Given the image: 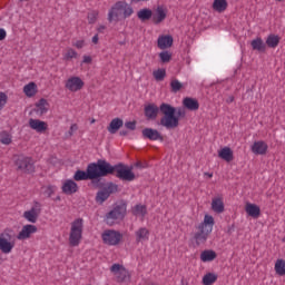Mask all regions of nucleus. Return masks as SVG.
I'll use <instances>...</instances> for the list:
<instances>
[{
    "mask_svg": "<svg viewBox=\"0 0 285 285\" xmlns=\"http://www.w3.org/2000/svg\"><path fill=\"white\" fill-rule=\"evenodd\" d=\"M101 237L104 244H107V246H117L124 238V235L115 229H107L102 233Z\"/></svg>",
    "mask_w": 285,
    "mask_h": 285,
    "instance_id": "obj_8",
    "label": "nucleus"
},
{
    "mask_svg": "<svg viewBox=\"0 0 285 285\" xmlns=\"http://www.w3.org/2000/svg\"><path fill=\"white\" fill-rule=\"evenodd\" d=\"M254 155H266L268 153V145L264 140L255 141L250 148Z\"/></svg>",
    "mask_w": 285,
    "mask_h": 285,
    "instance_id": "obj_17",
    "label": "nucleus"
},
{
    "mask_svg": "<svg viewBox=\"0 0 285 285\" xmlns=\"http://www.w3.org/2000/svg\"><path fill=\"white\" fill-rule=\"evenodd\" d=\"M78 190L79 186L72 179L67 180L62 185V193H65V195H75Z\"/></svg>",
    "mask_w": 285,
    "mask_h": 285,
    "instance_id": "obj_22",
    "label": "nucleus"
},
{
    "mask_svg": "<svg viewBox=\"0 0 285 285\" xmlns=\"http://www.w3.org/2000/svg\"><path fill=\"white\" fill-rule=\"evenodd\" d=\"M205 175H207V177H213V174H210V173H205Z\"/></svg>",
    "mask_w": 285,
    "mask_h": 285,
    "instance_id": "obj_61",
    "label": "nucleus"
},
{
    "mask_svg": "<svg viewBox=\"0 0 285 285\" xmlns=\"http://www.w3.org/2000/svg\"><path fill=\"white\" fill-rule=\"evenodd\" d=\"M43 195L46 197H52V195H55V186L52 185L47 186L43 190Z\"/></svg>",
    "mask_w": 285,
    "mask_h": 285,
    "instance_id": "obj_48",
    "label": "nucleus"
},
{
    "mask_svg": "<svg viewBox=\"0 0 285 285\" xmlns=\"http://www.w3.org/2000/svg\"><path fill=\"white\" fill-rule=\"evenodd\" d=\"M14 166L18 173L24 175H32L35 173V160L32 157L19 155L14 157Z\"/></svg>",
    "mask_w": 285,
    "mask_h": 285,
    "instance_id": "obj_6",
    "label": "nucleus"
},
{
    "mask_svg": "<svg viewBox=\"0 0 285 285\" xmlns=\"http://www.w3.org/2000/svg\"><path fill=\"white\" fill-rule=\"evenodd\" d=\"M83 235V218H77L71 223V230L69 234L70 246H78L81 243Z\"/></svg>",
    "mask_w": 285,
    "mask_h": 285,
    "instance_id": "obj_7",
    "label": "nucleus"
},
{
    "mask_svg": "<svg viewBox=\"0 0 285 285\" xmlns=\"http://www.w3.org/2000/svg\"><path fill=\"white\" fill-rule=\"evenodd\" d=\"M38 228L35 225H24L22 229L19 232L17 239L23 240V239H30L35 233H37Z\"/></svg>",
    "mask_w": 285,
    "mask_h": 285,
    "instance_id": "obj_16",
    "label": "nucleus"
},
{
    "mask_svg": "<svg viewBox=\"0 0 285 285\" xmlns=\"http://www.w3.org/2000/svg\"><path fill=\"white\" fill-rule=\"evenodd\" d=\"M124 127V119L121 118H114L109 126L107 127L108 132H110V135H117V132L119 131L120 128Z\"/></svg>",
    "mask_w": 285,
    "mask_h": 285,
    "instance_id": "obj_21",
    "label": "nucleus"
},
{
    "mask_svg": "<svg viewBox=\"0 0 285 285\" xmlns=\"http://www.w3.org/2000/svg\"><path fill=\"white\" fill-rule=\"evenodd\" d=\"M82 63H92V58L90 56H83Z\"/></svg>",
    "mask_w": 285,
    "mask_h": 285,
    "instance_id": "obj_54",
    "label": "nucleus"
},
{
    "mask_svg": "<svg viewBox=\"0 0 285 285\" xmlns=\"http://www.w3.org/2000/svg\"><path fill=\"white\" fill-rule=\"evenodd\" d=\"M78 128H79V127L77 126V124H73V125L70 126V129H69V135H70V137H72V134H73L75 131H77Z\"/></svg>",
    "mask_w": 285,
    "mask_h": 285,
    "instance_id": "obj_51",
    "label": "nucleus"
},
{
    "mask_svg": "<svg viewBox=\"0 0 285 285\" xmlns=\"http://www.w3.org/2000/svg\"><path fill=\"white\" fill-rule=\"evenodd\" d=\"M119 186H117L115 183H109L107 187L104 188L108 195H112V193H117Z\"/></svg>",
    "mask_w": 285,
    "mask_h": 285,
    "instance_id": "obj_46",
    "label": "nucleus"
},
{
    "mask_svg": "<svg viewBox=\"0 0 285 285\" xmlns=\"http://www.w3.org/2000/svg\"><path fill=\"white\" fill-rule=\"evenodd\" d=\"M159 58L161 63H168L170 61V59H173V55H170V52L168 51H161L159 53Z\"/></svg>",
    "mask_w": 285,
    "mask_h": 285,
    "instance_id": "obj_44",
    "label": "nucleus"
},
{
    "mask_svg": "<svg viewBox=\"0 0 285 285\" xmlns=\"http://www.w3.org/2000/svg\"><path fill=\"white\" fill-rule=\"evenodd\" d=\"M92 43H99V36L98 35H95L92 37Z\"/></svg>",
    "mask_w": 285,
    "mask_h": 285,
    "instance_id": "obj_56",
    "label": "nucleus"
},
{
    "mask_svg": "<svg viewBox=\"0 0 285 285\" xmlns=\"http://www.w3.org/2000/svg\"><path fill=\"white\" fill-rule=\"evenodd\" d=\"M137 17L140 19V21H150V19H153V10L148 8L140 9L137 12Z\"/></svg>",
    "mask_w": 285,
    "mask_h": 285,
    "instance_id": "obj_30",
    "label": "nucleus"
},
{
    "mask_svg": "<svg viewBox=\"0 0 285 285\" xmlns=\"http://www.w3.org/2000/svg\"><path fill=\"white\" fill-rule=\"evenodd\" d=\"M127 208L128 204H126V202L120 200L116 203L112 210L106 214V224L108 226H115V222L124 219V217H126Z\"/></svg>",
    "mask_w": 285,
    "mask_h": 285,
    "instance_id": "obj_5",
    "label": "nucleus"
},
{
    "mask_svg": "<svg viewBox=\"0 0 285 285\" xmlns=\"http://www.w3.org/2000/svg\"><path fill=\"white\" fill-rule=\"evenodd\" d=\"M91 124H95V119L91 120Z\"/></svg>",
    "mask_w": 285,
    "mask_h": 285,
    "instance_id": "obj_62",
    "label": "nucleus"
},
{
    "mask_svg": "<svg viewBox=\"0 0 285 285\" xmlns=\"http://www.w3.org/2000/svg\"><path fill=\"white\" fill-rule=\"evenodd\" d=\"M23 217L24 219H27V222H30L31 224H37V219H39V216L30 210L24 212Z\"/></svg>",
    "mask_w": 285,
    "mask_h": 285,
    "instance_id": "obj_40",
    "label": "nucleus"
},
{
    "mask_svg": "<svg viewBox=\"0 0 285 285\" xmlns=\"http://www.w3.org/2000/svg\"><path fill=\"white\" fill-rule=\"evenodd\" d=\"M173 42H174L173 36L170 35L160 36L158 37L157 46L160 50H166L168 48H173Z\"/></svg>",
    "mask_w": 285,
    "mask_h": 285,
    "instance_id": "obj_18",
    "label": "nucleus"
},
{
    "mask_svg": "<svg viewBox=\"0 0 285 285\" xmlns=\"http://www.w3.org/2000/svg\"><path fill=\"white\" fill-rule=\"evenodd\" d=\"M29 126L32 130H37L38 132H46L48 130V124L39 119H29Z\"/></svg>",
    "mask_w": 285,
    "mask_h": 285,
    "instance_id": "obj_19",
    "label": "nucleus"
},
{
    "mask_svg": "<svg viewBox=\"0 0 285 285\" xmlns=\"http://www.w3.org/2000/svg\"><path fill=\"white\" fill-rule=\"evenodd\" d=\"M106 30V26H100L99 28H98V32H104Z\"/></svg>",
    "mask_w": 285,
    "mask_h": 285,
    "instance_id": "obj_58",
    "label": "nucleus"
},
{
    "mask_svg": "<svg viewBox=\"0 0 285 285\" xmlns=\"http://www.w3.org/2000/svg\"><path fill=\"white\" fill-rule=\"evenodd\" d=\"M226 8H228V1L226 0H214L213 10L216 12H225Z\"/></svg>",
    "mask_w": 285,
    "mask_h": 285,
    "instance_id": "obj_32",
    "label": "nucleus"
},
{
    "mask_svg": "<svg viewBox=\"0 0 285 285\" xmlns=\"http://www.w3.org/2000/svg\"><path fill=\"white\" fill-rule=\"evenodd\" d=\"M125 128H127V130H137V121L125 122Z\"/></svg>",
    "mask_w": 285,
    "mask_h": 285,
    "instance_id": "obj_49",
    "label": "nucleus"
},
{
    "mask_svg": "<svg viewBox=\"0 0 285 285\" xmlns=\"http://www.w3.org/2000/svg\"><path fill=\"white\" fill-rule=\"evenodd\" d=\"M6 104H8V95H6L3 91H0V110L6 108Z\"/></svg>",
    "mask_w": 285,
    "mask_h": 285,
    "instance_id": "obj_47",
    "label": "nucleus"
},
{
    "mask_svg": "<svg viewBox=\"0 0 285 285\" xmlns=\"http://www.w3.org/2000/svg\"><path fill=\"white\" fill-rule=\"evenodd\" d=\"M142 139H149V141H164V136L159 130L153 128H145L141 130Z\"/></svg>",
    "mask_w": 285,
    "mask_h": 285,
    "instance_id": "obj_12",
    "label": "nucleus"
},
{
    "mask_svg": "<svg viewBox=\"0 0 285 285\" xmlns=\"http://www.w3.org/2000/svg\"><path fill=\"white\" fill-rule=\"evenodd\" d=\"M160 112L164 115V117L160 119V126L168 129L177 128V126H179V117H186V110H184V108H175L166 102L160 105Z\"/></svg>",
    "mask_w": 285,
    "mask_h": 285,
    "instance_id": "obj_3",
    "label": "nucleus"
},
{
    "mask_svg": "<svg viewBox=\"0 0 285 285\" xmlns=\"http://www.w3.org/2000/svg\"><path fill=\"white\" fill-rule=\"evenodd\" d=\"M218 157L220 159H224V161H227L229 164V161H233V159H235L234 155H233V149H230V147H224L218 151Z\"/></svg>",
    "mask_w": 285,
    "mask_h": 285,
    "instance_id": "obj_26",
    "label": "nucleus"
},
{
    "mask_svg": "<svg viewBox=\"0 0 285 285\" xmlns=\"http://www.w3.org/2000/svg\"><path fill=\"white\" fill-rule=\"evenodd\" d=\"M136 168H144V164L141 161L136 163Z\"/></svg>",
    "mask_w": 285,
    "mask_h": 285,
    "instance_id": "obj_59",
    "label": "nucleus"
},
{
    "mask_svg": "<svg viewBox=\"0 0 285 285\" xmlns=\"http://www.w3.org/2000/svg\"><path fill=\"white\" fill-rule=\"evenodd\" d=\"M73 46L77 47L78 50H81V48H83V46H85V41L78 40V41H76V43Z\"/></svg>",
    "mask_w": 285,
    "mask_h": 285,
    "instance_id": "obj_53",
    "label": "nucleus"
},
{
    "mask_svg": "<svg viewBox=\"0 0 285 285\" xmlns=\"http://www.w3.org/2000/svg\"><path fill=\"white\" fill-rule=\"evenodd\" d=\"M245 213H247L249 217H253V219H257V217L262 215V209L256 204L247 203L245 205Z\"/></svg>",
    "mask_w": 285,
    "mask_h": 285,
    "instance_id": "obj_20",
    "label": "nucleus"
},
{
    "mask_svg": "<svg viewBox=\"0 0 285 285\" xmlns=\"http://www.w3.org/2000/svg\"><path fill=\"white\" fill-rule=\"evenodd\" d=\"M150 236V232L146 227H141L136 232V242H146Z\"/></svg>",
    "mask_w": 285,
    "mask_h": 285,
    "instance_id": "obj_29",
    "label": "nucleus"
},
{
    "mask_svg": "<svg viewBox=\"0 0 285 285\" xmlns=\"http://www.w3.org/2000/svg\"><path fill=\"white\" fill-rule=\"evenodd\" d=\"M101 177H104L101 159H98L96 163H90L86 171L78 169L73 175L75 181L90 180L94 186H99Z\"/></svg>",
    "mask_w": 285,
    "mask_h": 285,
    "instance_id": "obj_2",
    "label": "nucleus"
},
{
    "mask_svg": "<svg viewBox=\"0 0 285 285\" xmlns=\"http://www.w3.org/2000/svg\"><path fill=\"white\" fill-rule=\"evenodd\" d=\"M183 106H185V108H187V110H199V101L195 98H190V97H186L183 100Z\"/></svg>",
    "mask_w": 285,
    "mask_h": 285,
    "instance_id": "obj_25",
    "label": "nucleus"
},
{
    "mask_svg": "<svg viewBox=\"0 0 285 285\" xmlns=\"http://www.w3.org/2000/svg\"><path fill=\"white\" fill-rule=\"evenodd\" d=\"M212 209L214 210V213H224V200L222 198H213Z\"/></svg>",
    "mask_w": 285,
    "mask_h": 285,
    "instance_id": "obj_31",
    "label": "nucleus"
},
{
    "mask_svg": "<svg viewBox=\"0 0 285 285\" xmlns=\"http://www.w3.org/2000/svg\"><path fill=\"white\" fill-rule=\"evenodd\" d=\"M29 212L33 213L37 217L41 215V203L35 202L33 206L29 209Z\"/></svg>",
    "mask_w": 285,
    "mask_h": 285,
    "instance_id": "obj_45",
    "label": "nucleus"
},
{
    "mask_svg": "<svg viewBox=\"0 0 285 285\" xmlns=\"http://www.w3.org/2000/svg\"><path fill=\"white\" fill-rule=\"evenodd\" d=\"M79 57V53L75 51V49L69 48L67 52L65 53V60L70 61V59H77Z\"/></svg>",
    "mask_w": 285,
    "mask_h": 285,
    "instance_id": "obj_41",
    "label": "nucleus"
},
{
    "mask_svg": "<svg viewBox=\"0 0 285 285\" xmlns=\"http://www.w3.org/2000/svg\"><path fill=\"white\" fill-rule=\"evenodd\" d=\"M131 3H139V1H148V0H130Z\"/></svg>",
    "mask_w": 285,
    "mask_h": 285,
    "instance_id": "obj_60",
    "label": "nucleus"
},
{
    "mask_svg": "<svg viewBox=\"0 0 285 285\" xmlns=\"http://www.w3.org/2000/svg\"><path fill=\"white\" fill-rule=\"evenodd\" d=\"M131 213L135 217H146L148 215V208L146 205L138 204L132 207Z\"/></svg>",
    "mask_w": 285,
    "mask_h": 285,
    "instance_id": "obj_27",
    "label": "nucleus"
},
{
    "mask_svg": "<svg viewBox=\"0 0 285 285\" xmlns=\"http://www.w3.org/2000/svg\"><path fill=\"white\" fill-rule=\"evenodd\" d=\"M279 41H282V38L278 35L272 33L267 36L265 40V46L266 48H272L273 50H275V48L279 46Z\"/></svg>",
    "mask_w": 285,
    "mask_h": 285,
    "instance_id": "obj_24",
    "label": "nucleus"
},
{
    "mask_svg": "<svg viewBox=\"0 0 285 285\" xmlns=\"http://www.w3.org/2000/svg\"><path fill=\"white\" fill-rule=\"evenodd\" d=\"M275 272L277 275L284 276L285 275V261L279 258L275 263Z\"/></svg>",
    "mask_w": 285,
    "mask_h": 285,
    "instance_id": "obj_36",
    "label": "nucleus"
},
{
    "mask_svg": "<svg viewBox=\"0 0 285 285\" xmlns=\"http://www.w3.org/2000/svg\"><path fill=\"white\" fill-rule=\"evenodd\" d=\"M132 7L128 4L126 1H117L110 9L107 16V21L109 23H119L121 19H128L132 17Z\"/></svg>",
    "mask_w": 285,
    "mask_h": 285,
    "instance_id": "obj_4",
    "label": "nucleus"
},
{
    "mask_svg": "<svg viewBox=\"0 0 285 285\" xmlns=\"http://www.w3.org/2000/svg\"><path fill=\"white\" fill-rule=\"evenodd\" d=\"M8 33L6 32V29L0 28V41H3V39H6Z\"/></svg>",
    "mask_w": 285,
    "mask_h": 285,
    "instance_id": "obj_52",
    "label": "nucleus"
},
{
    "mask_svg": "<svg viewBox=\"0 0 285 285\" xmlns=\"http://www.w3.org/2000/svg\"><path fill=\"white\" fill-rule=\"evenodd\" d=\"M170 88H171V92H179V90L184 88V85L179 80L174 79L170 82Z\"/></svg>",
    "mask_w": 285,
    "mask_h": 285,
    "instance_id": "obj_43",
    "label": "nucleus"
},
{
    "mask_svg": "<svg viewBox=\"0 0 285 285\" xmlns=\"http://www.w3.org/2000/svg\"><path fill=\"white\" fill-rule=\"evenodd\" d=\"M36 108L38 115H46V112H48V100H46V98H41L36 104Z\"/></svg>",
    "mask_w": 285,
    "mask_h": 285,
    "instance_id": "obj_33",
    "label": "nucleus"
},
{
    "mask_svg": "<svg viewBox=\"0 0 285 285\" xmlns=\"http://www.w3.org/2000/svg\"><path fill=\"white\" fill-rule=\"evenodd\" d=\"M166 17H168V10H166L164 6H158L151 16V19L156 26H159L161 21L166 20Z\"/></svg>",
    "mask_w": 285,
    "mask_h": 285,
    "instance_id": "obj_15",
    "label": "nucleus"
},
{
    "mask_svg": "<svg viewBox=\"0 0 285 285\" xmlns=\"http://www.w3.org/2000/svg\"><path fill=\"white\" fill-rule=\"evenodd\" d=\"M215 282H217V275L214 274V273H207L203 277V284L204 285H213V284H215Z\"/></svg>",
    "mask_w": 285,
    "mask_h": 285,
    "instance_id": "obj_37",
    "label": "nucleus"
},
{
    "mask_svg": "<svg viewBox=\"0 0 285 285\" xmlns=\"http://www.w3.org/2000/svg\"><path fill=\"white\" fill-rule=\"evenodd\" d=\"M161 106L157 107V105L155 104H149L147 106H145V117L147 119V121H155V119H157V116L159 115V112H161Z\"/></svg>",
    "mask_w": 285,
    "mask_h": 285,
    "instance_id": "obj_13",
    "label": "nucleus"
},
{
    "mask_svg": "<svg viewBox=\"0 0 285 285\" xmlns=\"http://www.w3.org/2000/svg\"><path fill=\"white\" fill-rule=\"evenodd\" d=\"M0 142L4 146H10V144H12V136H10L8 131L0 132Z\"/></svg>",
    "mask_w": 285,
    "mask_h": 285,
    "instance_id": "obj_38",
    "label": "nucleus"
},
{
    "mask_svg": "<svg viewBox=\"0 0 285 285\" xmlns=\"http://www.w3.org/2000/svg\"><path fill=\"white\" fill-rule=\"evenodd\" d=\"M200 259L203 262H214V259H217V253L213 249H205L200 253Z\"/></svg>",
    "mask_w": 285,
    "mask_h": 285,
    "instance_id": "obj_28",
    "label": "nucleus"
},
{
    "mask_svg": "<svg viewBox=\"0 0 285 285\" xmlns=\"http://www.w3.org/2000/svg\"><path fill=\"white\" fill-rule=\"evenodd\" d=\"M23 92L27 97H35L37 95V83L29 82L23 87Z\"/></svg>",
    "mask_w": 285,
    "mask_h": 285,
    "instance_id": "obj_34",
    "label": "nucleus"
},
{
    "mask_svg": "<svg viewBox=\"0 0 285 285\" xmlns=\"http://www.w3.org/2000/svg\"><path fill=\"white\" fill-rule=\"evenodd\" d=\"M198 232L194 234V239L199 246L200 244H206L208 240V235H210L213 232L210 230V227L204 228V225L197 226Z\"/></svg>",
    "mask_w": 285,
    "mask_h": 285,
    "instance_id": "obj_11",
    "label": "nucleus"
},
{
    "mask_svg": "<svg viewBox=\"0 0 285 285\" xmlns=\"http://www.w3.org/2000/svg\"><path fill=\"white\" fill-rule=\"evenodd\" d=\"M250 46L253 50H256V52H266V42H264V39H262V37H256L255 39H253L250 41Z\"/></svg>",
    "mask_w": 285,
    "mask_h": 285,
    "instance_id": "obj_23",
    "label": "nucleus"
},
{
    "mask_svg": "<svg viewBox=\"0 0 285 285\" xmlns=\"http://www.w3.org/2000/svg\"><path fill=\"white\" fill-rule=\"evenodd\" d=\"M233 101H235V97L229 96L228 99H227V102H228V104H233Z\"/></svg>",
    "mask_w": 285,
    "mask_h": 285,
    "instance_id": "obj_57",
    "label": "nucleus"
},
{
    "mask_svg": "<svg viewBox=\"0 0 285 285\" xmlns=\"http://www.w3.org/2000/svg\"><path fill=\"white\" fill-rule=\"evenodd\" d=\"M154 77L156 81H164L166 79V69H157L154 71Z\"/></svg>",
    "mask_w": 285,
    "mask_h": 285,
    "instance_id": "obj_42",
    "label": "nucleus"
},
{
    "mask_svg": "<svg viewBox=\"0 0 285 285\" xmlns=\"http://www.w3.org/2000/svg\"><path fill=\"white\" fill-rule=\"evenodd\" d=\"M276 1H282V0H276Z\"/></svg>",
    "mask_w": 285,
    "mask_h": 285,
    "instance_id": "obj_64",
    "label": "nucleus"
},
{
    "mask_svg": "<svg viewBox=\"0 0 285 285\" xmlns=\"http://www.w3.org/2000/svg\"><path fill=\"white\" fill-rule=\"evenodd\" d=\"M89 23H95L97 21V12H92L88 16Z\"/></svg>",
    "mask_w": 285,
    "mask_h": 285,
    "instance_id": "obj_50",
    "label": "nucleus"
},
{
    "mask_svg": "<svg viewBox=\"0 0 285 285\" xmlns=\"http://www.w3.org/2000/svg\"><path fill=\"white\" fill-rule=\"evenodd\" d=\"M102 164V177H108V175H114L117 179L121 181H135V173H132V168L126 166L124 163H118L116 165H111L106 159H101Z\"/></svg>",
    "mask_w": 285,
    "mask_h": 285,
    "instance_id": "obj_1",
    "label": "nucleus"
},
{
    "mask_svg": "<svg viewBox=\"0 0 285 285\" xmlns=\"http://www.w3.org/2000/svg\"><path fill=\"white\" fill-rule=\"evenodd\" d=\"M12 236L8 233L0 234V250L4 255L12 253V248H14V243H11Z\"/></svg>",
    "mask_w": 285,
    "mask_h": 285,
    "instance_id": "obj_9",
    "label": "nucleus"
},
{
    "mask_svg": "<svg viewBox=\"0 0 285 285\" xmlns=\"http://www.w3.org/2000/svg\"><path fill=\"white\" fill-rule=\"evenodd\" d=\"M108 197H110V196L108 195V193L105 189L99 190L96 194V202H97V204H104V202H106L108 199Z\"/></svg>",
    "mask_w": 285,
    "mask_h": 285,
    "instance_id": "obj_39",
    "label": "nucleus"
},
{
    "mask_svg": "<svg viewBox=\"0 0 285 285\" xmlns=\"http://www.w3.org/2000/svg\"><path fill=\"white\" fill-rule=\"evenodd\" d=\"M198 226H203V228H210V232L213 233V226H215V218L210 215H205L204 222L200 223Z\"/></svg>",
    "mask_w": 285,
    "mask_h": 285,
    "instance_id": "obj_35",
    "label": "nucleus"
},
{
    "mask_svg": "<svg viewBox=\"0 0 285 285\" xmlns=\"http://www.w3.org/2000/svg\"><path fill=\"white\" fill-rule=\"evenodd\" d=\"M110 271L116 275L117 282H128V279H130V274L126 271V267L120 264H114Z\"/></svg>",
    "mask_w": 285,
    "mask_h": 285,
    "instance_id": "obj_10",
    "label": "nucleus"
},
{
    "mask_svg": "<svg viewBox=\"0 0 285 285\" xmlns=\"http://www.w3.org/2000/svg\"><path fill=\"white\" fill-rule=\"evenodd\" d=\"M20 1H28V0H20Z\"/></svg>",
    "mask_w": 285,
    "mask_h": 285,
    "instance_id": "obj_63",
    "label": "nucleus"
},
{
    "mask_svg": "<svg viewBox=\"0 0 285 285\" xmlns=\"http://www.w3.org/2000/svg\"><path fill=\"white\" fill-rule=\"evenodd\" d=\"M119 135L120 137H128V130L122 129L119 131Z\"/></svg>",
    "mask_w": 285,
    "mask_h": 285,
    "instance_id": "obj_55",
    "label": "nucleus"
},
{
    "mask_svg": "<svg viewBox=\"0 0 285 285\" xmlns=\"http://www.w3.org/2000/svg\"><path fill=\"white\" fill-rule=\"evenodd\" d=\"M83 86V80L79 77H71L66 82V88L67 90H70V92H78V90H81Z\"/></svg>",
    "mask_w": 285,
    "mask_h": 285,
    "instance_id": "obj_14",
    "label": "nucleus"
}]
</instances>
